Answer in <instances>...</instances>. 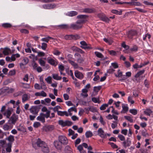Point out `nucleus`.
<instances>
[{
	"instance_id": "f257e3e1",
	"label": "nucleus",
	"mask_w": 153,
	"mask_h": 153,
	"mask_svg": "<svg viewBox=\"0 0 153 153\" xmlns=\"http://www.w3.org/2000/svg\"><path fill=\"white\" fill-rule=\"evenodd\" d=\"M36 144L38 147L41 148L42 151L44 153H48L49 152V149L48 145L40 139H37Z\"/></svg>"
},
{
	"instance_id": "f03ea898",
	"label": "nucleus",
	"mask_w": 153,
	"mask_h": 153,
	"mask_svg": "<svg viewBox=\"0 0 153 153\" xmlns=\"http://www.w3.org/2000/svg\"><path fill=\"white\" fill-rule=\"evenodd\" d=\"M84 21L78 20L75 24L71 25L70 28L74 30H78L81 28L82 26Z\"/></svg>"
},
{
	"instance_id": "7ed1b4c3",
	"label": "nucleus",
	"mask_w": 153,
	"mask_h": 153,
	"mask_svg": "<svg viewBox=\"0 0 153 153\" xmlns=\"http://www.w3.org/2000/svg\"><path fill=\"white\" fill-rule=\"evenodd\" d=\"M18 118L19 117L18 115L15 114H13L9 118V120L8 121V124L13 126L18 120Z\"/></svg>"
},
{
	"instance_id": "20e7f679",
	"label": "nucleus",
	"mask_w": 153,
	"mask_h": 153,
	"mask_svg": "<svg viewBox=\"0 0 153 153\" xmlns=\"http://www.w3.org/2000/svg\"><path fill=\"white\" fill-rule=\"evenodd\" d=\"M49 112L48 111L45 114L42 113H41L37 117V120L41 121L43 123H45V118H48L49 117Z\"/></svg>"
},
{
	"instance_id": "39448f33",
	"label": "nucleus",
	"mask_w": 153,
	"mask_h": 153,
	"mask_svg": "<svg viewBox=\"0 0 153 153\" xmlns=\"http://www.w3.org/2000/svg\"><path fill=\"white\" fill-rule=\"evenodd\" d=\"M72 58V56L70 54L68 55L66 57L68 62L74 67V68H78L79 67L78 64L76 63L71 60Z\"/></svg>"
},
{
	"instance_id": "423d86ee",
	"label": "nucleus",
	"mask_w": 153,
	"mask_h": 153,
	"mask_svg": "<svg viewBox=\"0 0 153 153\" xmlns=\"http://www.w3.org/2000/svg\"><path fill=\"white\" fill-rule=\"evenodd\" d=\"M58 140L62 144L64 145H67L68 143V139L64 136L61 135L58 137Z\"/></svg>"
},
{
	"instance_id": "0eeeda50",
	"label": "nucleus",
	"mask_w": 153,
	"mask_h": 153,
	"mask_svg": "<svg viewBox=\"0 0 153 153\" xmlns=\"http://www.w3.org/2000/svg\"><path fill=\"white\" fill-rule=\"evenodd\" d=\"M80 12L81 13H91L95 12L96 11L94 8H86L80 10Z\"/></svg>"
},
{
	"instance_id": "6e6552de",
	"label": "nucleus",
	"mask_w": 153,
	"mask_h": 153,
	"mask_svg": "<svg viewBox=\"0 0 153 153\" xmlns=\"http://www.w3.org/2000/svg\"><path fill=\"white\" fill-rule=\"evenodd\" d=\"M42 7L45 9H53L55 8L56 5L55 4H43L42 6Z\"/></svg>"
},
{
	"instance_id": "1a4fd4ad",
	"label": "nucleus",
	"mask_w": 153,
	"mask_h": 153,
	"mask_svg": "<svg viewBox=\"0 0 153 153\" xmlns=\"http://www.w3.org/2000/svg\"><path fill=\"white\" fill-rule=\"evenodd\" d=\"M59 125L64 127L66 126H70L71 125L72 122L68 121H64L62 120H59Z\"/></svg>"
},
{
	"instance_id": "9d476101",
	"label": "nucleus",
	"mask_w": 153,
	"mask_h": 153,
	"mask_svg": "<svg viewBox=\"0 0 153 153\" xmlns=\"http://www.w3.org/2000/svg\"><path fill=\"white\" fill-rule=\"evenodd\" d=\"M98 134L102 138H105L106 137V134L105 133L101 128H99L97 131Z\"/></svg>"
},
{
	"instance_id": "9b49d317",
	"label": "nucleus",
	"mask_w": 153,
	"mask_h": 153,
	"mask_svg": "<svg viewBox=\"0 0 153 153\" xmlns=\"http://www.w3.org/2000/svg\"><path fill=\"white\" fill-rule=\"evenodd\" d=\"M30 112L33 114H36L39 110L37 106H32L30 109Z\"/></svg>"
},
{
	"instance_id": "f8f14e48",
	"label": "nucleus",
	"mask_w": 153,
	"mask_h": 153,
	"mask_svg": "<svg viewBox=\"0 0 153 153\" xmlns=\"http://www.w3.org/2000/svg\"><path fill=\"white\" fill-rule=\"evenodd\" d=\"M137 33V31L134 30H131L129 31L128 37L129 39H132L133 36L136 35Z\"/></svg>"
},
{
	"instance_id": "ddd939ff",
	"label": "nucleus",
	"mask_w": 153,
	"mask_h": 153,
	"mask_svg": "<svg viewBox=\"0 0 153 153\" xmlns=\"http://www.w3.org/2000/svg\"><path fill=\"white\" fill-rule=\"evenodd\" d=\"M54 145L57 150H60L62 148V144L56 140L54 142Z\"/></svg>"
},
{
	"instance_id": "4468645a",
	"label": "nucleus",
	"mask_w": 153,
	"mask_h": 153,
	"mask_svg": "<svg viewBox=\"0 0 153 153\" xmlns=\"http://www.w3.org/2000/svg\"><path fill=\"white\" fill-rule=\"evenodd\" d=\"M75 76L78 79H82L83 78V75L82 74L78 71H76L74 72Z\"/></svg>"
},
{
	"instance_id": "2eb2a0df",
	"label": "nucleus",
	"mask_w": 153,
	"mask_h": 153,
	"mask_svg": "<svg viewBox=\"0 0 153 153\" xmlns=\"http://www.w3.org/2000/svg\"><path fill=\"white\" fill-rule=\"evenodd\" d=\"M88 17V16L85 15H79L77 16V19H80L79 20H83L84 21L83 22V23L87 21L86 19Z\"/></svg>"
},
{
	"instance_id": "dca6fc26",
	"label": "nucleus",
	"mask_w": 153,
	"mask_h": 153,
	"mask_svg": "<svg viewBox=\"0 0 153 153\" xmlns=\"http://www.w3.org/2000/svg\"><path fill=\"white\" fill-rule=\"evenodd\" d=\"M131 141L129 138H128L126 141L125 140L123 142V146L125 148H126L127 147L130 146L131 145Z\"/></svg>"
},
{
	"instance_id": "f3484780",
	"label": "nucleus",
	"mask_w": 153,
	"mask_h": 153,
	"mask_svg": "<svg viewBox=\"0 0 153 153\" xmlns=\"http://www.w3.org/2000/svg\"><path fill=\"white\" fill-rule=\"evenodd\" d=\"M48 62L51 65L54 66H56L57 64L56 62L54 59L51 57L48 58Z\"/></svg>"
},
{
	"instance_id": "a211bd4d",
	"label": "nucleus",
	"mask_w": 153,
	"mask_h": 153,
	"mask_svg": "<svg viewBox=\"0 0 153 153\" xmlns=\"http://www.w3.org/2000/svg\"><path fill=\"white\" fill-rule=\"evenodd\" d=\"M13 127V125H8V124H6L3 125V128L5 131H8L12 129Z\"/></svg>"
},
{
	"instance_id": "6ab92c4d",
	"label": "nucleus",
	"mask_w": 153,
	"mask_h": 153,
	"mask_svg": "<svg viewBox=\"0 0 153 153\" xmlns=\"http://www.w3.org/2000/svg\"><path fill=\"white\" fill-rule=\"evenodd\" d=\"M65 153H73V150L69 146H67L65 149Z\"/></svg>"
},
{
	"instance_id": "aec40b11",
	"label": "nucleus",
	"mask_w": 153,
	"mask_h": 153,
	"mask_svg": "<svg viewBox=\"0 0 153 153\" xmlns=\"http://www.w3.org/2000/svg\"><path fill=\"white\" fill-rule=\"evenodd\" d=\"M30 97L27 94H23L22 97V102L23 103L27 101L29 98Z\"/></svg>"
},
{
	"instance_id": "412c9836",
	"label": "nucleus",
	"mask_w": 153,
	"mask_h": 153,
	"mask_svg": "<svg viewBox=\"0 0 153 153\" xmlns=\"http://www.w3.org/2000/svg\"><path fill=\"white\" fill-rule=\"evenodd\" d=\"M11 114V112L9 109L7 110L6 111L4 112L3 113V114L4 116L6 117L7 118H9Z\"/></svg>"
},
{
	"instance_id": "4be33fe9",
	"label": "nucleus",
	"mask_w": 153,
	"mask_h": 153,
	"mask_svg": "<svg viewBox=\"0 0 153 153\" xmlns=\"http://www.w3.org/2000/svg\"><path fill=\"white\" fill-rule=\"evenodd\" d=\"M10 49L8 48H6L4 49L3 53L4 55H7L10 52Z\"/></svg>"
},
{
	"instance_id": "5701e85b",
	"label": "nucleus",
	"mask_w": 153,
	"mask_h": 153,
	"mask_svg": "<svg viewBox=\"0 0 153 153\" xmlns=\"http://www.w3.org/2000/svg\"><path fill=\"white\" fill-rule=\"evenodd\" d=\"M53 78L56 80H60L62 79V77L60 76H59L58 74H52Z\"/></svg>"
},
{
	"instance_id": "b1692460",
	"label": "nucleus",
	"mask_w": 153,
	"mask_h": 153,
	"mask_svg": "<svg viewBox=\"0 0 153 153\" xmlns=\"http://www.w3.org/2000/svg\"><path fill=\"white\" fill-rule=\"evenodd\" d=\"M11 147L12 143H8L7 144V147L6 149V152H10L11 151Z\"/></svg>"
},
{
	"instance_id": "393cba45",
	"label": "nucleus",
	"mask_w": 153,
	"mask_h": 153,
	"mask_svg": "<svg viewBox=\"0 0 153 153\" xmlns=\"http://www.w3.org/2000/svg\"><path fill=\"white\" fill-rule=\"evenodd\" d=\"M152 111L150 109L148 108L146 109L144 111V114L148 116H150L151 113H152Z\"/></svg>"
},
{
	"instance_id": "a878e982",
	"label": "nucleus",
	"mask_w": 153,
	"mask_h": 153,
	"mask_svg": "<svg viewBox=\"0 0 153 153\" xmlns=\"http://www.w3.org/2000/svg\"><path fill=\"white\" fill-rule=\"evenodd\" d=\"M77 149L80 153H86L85 151L83 150V148L81 145H79L77 147Z\"/></svg>"
},
{
	"instance_id": "bb28decb",
	"label": "nucleus",
	"mask_w": 153,
	"mask_h": 153,
	"mask_svg": "<svg viewBox=\"0 0 153 153\" xmlns=\"http://www.w3.org/2000/svg\"><path fill=\"white\" fill-rule=\"evenodd\" d=\"M122 11L121 10H120V11H119L116 10H113L111 11L112 13L119 15H121L122 14Z\"/></svg>"
},
{
	"instance_id": "cd10ccee",
	"label": "nucleus",
	"mask_w": 153,
	"mask_h": 153,
	"mask_svg": "<svg viewBox=\"0 0 153 153\" xmlns=\"http://www.w3.org/2000/svg\"><path fill=\"white\" fill-rule=\"evenodd\" d=\"M51 39H53V38L49 36H48L46 37L42 38L41 39V40L43 42H48L49 40Z\"/></svg>"
},
{
	"instance_id": "c85d7f7f",
	"label": "nucleus",
	"mask_w": 153,
	"mask_h": 153,
	"mask_svg": "<svg viewBox=\"0 0 153 153\" xmlns=\"http://www.w3.org/2000/svg\"><path fill=\"white\" fill-rule=\"evenodd\" d=\"M78 14V13L75 11H71L68 13V16H73Z\"/></svg>"
},
{
	"instance_id": "c756f323",
	"label": "nucleus",
	"mask_w": 153,
	"mask_h": 153,
	"mask_svg": "<svg viewBox=\"0 0 153 153\" xmlns=\"http://www.w3.org/2000/svg\"><path fill=\"white\" fill-rule=\"evenodd\" d=\"M7 139L10 142L9 143H12L14 140V137L12 135H10Z\"/></svg>"
},
{
	"instance_id": "7c9ffc66",
	"label": "nucleus",
	"mask_w": 153,
	"mask_h": 153,
	"mask_svg": "<svg viewBox=\"0 0 153 153\" xmlns=\"http://www.w3.org/2000/svg\"><path fill=\"white\" fill-rule=\"evenodd\" d=\"M86 137L88 138L89 137H91L93 135V134L92 132L90 131H87L85 134Z\"/></svg>"
},
{
	"instance_id": "2f4dec72",
	"label": "nucleus",
	"mask_w": 153,
	"mask_h": 153,
	"mask_svg": "<svg viewBox=\"0 0 153 153\" xmlns=\"http://www.w3.org/2000/svg\"><path fill=\"white\" fill-rule=\"evenodd\" d=\"M40 85L41 89H43L44 90H45L47 89V87L44 82L40 83Z\"/></svg>"
},
{
	"instance_id": "473e14b6",
	"label": "nucleus",
	"mask_w": 153,
	"mask_h": 153,
	"mask_svg": "<svg viewBox=\"0 0 153 153\" xmlns=\"http://www.w3.org/2000/svg\"><path fill=\"white\" fill-rule=\"evenodd\" d=\"M3 91L4 92H6L7 93H12L13 90L12 89H10L9 88H4L3 89Z\"/></svg>"
},
{
	"instance_id": "72a5a7b5",
	"label": "nucleus",
	"mask_w": 153,
	"mask_h": 153,
	"mask_svg": "<svg viewBox=\"0 0 153 153\" xmlns=\"http://www.w3.org/2000/svg\"><path fill=\"white\" fill-rule=\"evenodd\" d=\"M32 65L33 67V69L35 70H36V69L38 67V64L34 61H33L32 63Z\"/></svg>"
},
{
	"instance_id": "f704fd0d",
	"label": "nucleus",
	"mask_w": 153,
	"mask_h": 153,
	"mask_svg": "<svg viewBox=\"0 0 153 153\" xmlns=\"http://www.w3.org/2000/svg\"><path fill=\"white\" fill-rule=\"evenodd\" d=\"M118 122L117 121H113V123L111 124V127L112 128L114 129L117 126Z\"/></svg>"
},
{
	"instance_id": "c9c22d12",
	"label": "nucleus",
	"mask_w": 153,
	"mask_h": 153,
	"mask_svg": "<svg viewBox=\"0 0 153 153\" xmlns=\"http://www.w3.org/2000/svg\"><path fill=\"white\" fill-rule=\"evenodd\" d=\"M94 53L96 56L100 58H102L103 57V56L101 53L97 51L95 52Z\"/></svg>"
},
{
	"instance_id": "e433bc0d",
	"label": "nucleus",
	"mask_w": 153,
	"mask_h": 153,
	"mask_svg": "<svg viewBox=\"0 0 153 153\" xmlns=\"http://www.w3.org/2000/svg\"><path fill=\"white\" fill-rule=\"evenodd\" d=\"M144 70H142L138 72L135 76V77L136 78L139 77L140 75L144 73Z\"/></svg>"
},
{
	"instance_id": "4c0bfd02",
	"label": "nucleus",
	"mask_w": 153,
	"mask_h": 153,
	"mask_svg": "<svg viewBox=\"0 0 153 153\" xmlns=\"http://www.w3.org/2000/svg\"><path fill=\"white\" fill-rule=\"evenodd\" d=\"M124 118L129 121L131 123L133 122V120L132 119V117L131 116H125L124 117Z\"/></svg>"
},
{
	"instance_id": "58836bf2",
	"label": "nucleus",
	"mask_w": 153,
	"mask_h": 153,
	"mask_svg": "<svg viewBox=\"0 0 153 153\" xmlns=\"http://www.w3.org/2000/svg\"><path fill=\"white\" fill-rule=\"evenodd\" d=\"M128 100L129 102H130L131 104H133L134 103V101L132 100V97L131 96H129L128 99Z\"/></svg>"
},
{
	"instance_id": "ea45409f",
	"label": "nucleus",
	"mask_w": 153,
	"mask_h": 153,
	"mask_svg": "<svg viewBox=\"0 0 153 153\" xmlns=\"http://www.w3.org/2000/svg\"><path fill=\"white\" fill-rule=\"evenodd\" d=\"M22 85V87L25 88H30V86L29 84L27 83H24L23 82L21 83Z\"/></svg>"
},
{
	"instance_id": "a19ab883",
	"label": "nucleus",
	"mask_w": 153,
	"mask_h": 153,
	"mask_svg": "<svg viewBox=\"0 0 153 153\" xmlns=\"http://www.w3.org/2000/svg\"><path fill=\"white\" fill-rule=\"evenodd\" d=\"M129 112L134 115H135L137 114V111L136 109H133L129 110Z\"/></svg>"
},
{
	"instance_id": "79ce46f5",
	"label": "nucleus",
	"mask_w": 153,
	"mask_h": 153,
	"mask_svg": "<svg viewBox=\"0 0 153 153\" xmlns=\"http://www.w3.org/2000/svg\"><path fill=\"white\" fill-rule=\"evenodd\" d=\"M52 78L51 76H48L47 78L45 79V80L49 84H51L52 83Z\"/></svg>"
},
{
	"instance_id": "37998d69",
	"label": "nucleus",
	"mask_w": 153,
	"mask_h": 153,
	"mask_svg": "<svg viewBox=\"0 0 153 153\" xmlns=\"http://www.w3.org/2000/svg\"><path fill=\"white\" fill-rule=\"evenodd\" d=\"M122 107L123 110L125 112L127 111L128 110V108L127 106V105L123 104Z\"/></svg>"
},
{
	"instance_id": "c03bdc74",
	"label": "nucleus",
	"mask_w": 153,
	"mask_h": 153,
	"mask_svg": "<svg viewBox=\"0 0 153 153\" xmlns=\"http://www.w3.org/2000/svg\"><path fill=\"white\" fill-rule=\"evenodd\" d=\"M59 69L61 74H62V71L64 70V66L62 65H60L59 66Z\"/></svg>"
},
{
	"instance_id": "a18cd8bd",
	"label": "nucleus",
	"mask_w": 153,
	"mask_h": 153,
	"mask_svg": "<svg viewBox=\"0 0 153 153\" xmlns=\"http://www.w3.org/2000/svg\"><path fill=\"white\" fill-rule=\"evenodd\" d=\"M58 27L62 29H66L68 28V25L66 24H63L59 25Z\"/></svg>"
},
{
	"instance_id": "49530a36",
	"label": "nucleus",
	"mask_w": 153,
	"mask_h": 153,
	"mask_svg": "<svg viewBox=\"0 0 153 153\" xmlns=\"http://www.w3.org/2000/svg\"><path fill=\"white\" fill-rule=\"evenodd\" d=\"M108 106V104H103L100 108V109L101 110H103L105 109Z\"/></svg>"
},
{
	"instance_id": "de8ad7c7",
	"label": "nucleus",
	"mask_w": 153,
	"mask_h": 153,
	"mask_svg": "<svg viewBox=\"0 0 153 153\" xmlns=\"http://www.w3.org/2000/svg\"><path fill=\"white\" fill-rule=\"evenodd\" d=\"M39 62L40 64L42 66H44L45 65V62L41 59L39 60Z\"/></svg>"
},
{
	"instance_id": "09e8293b",
	"label": "nucleus",
	"mask_w": 153,
	"mask_h": 153,
	"mask_svg": "<svg viewBox=\"0 0 153 153\" xmlns=\"http://www.w3.org/2000/svg\"><path fill=\"white\" fill-rule=\"evenodd\" d=\"M102 20L107 23H108L110 21L109 18L105 16H104V17L102 18Z\"/></svg>"
},
{
	"instance_id": "8fccbe9b",
	"label": "nucleus",
	"mask_w": 153,
	"mask_h": 153,
	"mask_svg": "<svg viewBox=\"0 0 153 153\" xmlns=\"http://www.w3.org/2000/svg\"><path fill=\"white\" fill-rule=\"evenodd\" d=\"M61 107L59 105H57L55 107L53 108V110L54 112L57 111V112L58 111H59L58 110L59 109H61Z\"/></svg>"
},
{
	"instance_id": "3c124183",
	"label": "nucleus",
	"mask_w": 153,
	"mask_h": 153,
	"mask_svg": "<svg viewBox=\"0 0 153 153\" xmlns=\"http://www.w3.org/2000/svg\"><path fill=\"white\" fill-rule=\"evenodd\" d=\"M80 36L78 35H72V39L76 40L79 39Z\"/></svg>"
},
{
	"instance_id": "603ef678",
	"label": "nucleus",
	"mask_w": 153,
	"mask_h": 153,
	"mask_svg": "<svg viewBox=\"0 0 153 153\" xmlns=\"http://www.w3.org/2000/svg\"><path fill=\"white\" fill-rule=\"evenodd\" d=\"M41 125L40 123L39 122H35L33 124V126L35 128H37L40 126Z\"/></svg>"
},
{
	"instance_id": "864d4df0",
	"label": "nucleus",
	"mask_w": 153,
	"mask_h": 153,
	"mask_svg": "<svg viewBox=\"0 0 153 153\" xmlns=\"http://www.w3.org/2000/svg\"><path fill=\"white\" fill-rule=\"evenodd\" d=\"M81 47L85 49H91L92 48L90 45L88 46V45L85 46H81Z\"/></svg>"
},
{
	"instance_id": "5fc2aeb1",
	"label": "nucleus",
	"mask_w": 153,
	"mask_h": 153,
	"mask_svg": "<svg viewBox=\"0 0 153 153\" xmlns=\"http://www.w3.org/2000/svg\"><path fill=\"white\" fill-rule=\"evenodd\" d=\"M2 26L3 27L5 28L10 27L12 26L10 24L7 23L4 24Z\"/></svg>"
},
{
	"instance_id": "6e6d98bb",
	"label": "nucleus",
	"mask_w": 153,
	"mask_h": 153,
	"mask_svg": "<svg viewBox=\"0 0 153 153\" xmlns=\"http://www.w3.org/2000/svg\"><path fill=\"white\" fill-rule=\"evenodd\" d=\"M88 109L89 111L92 112H94L96 111V109L92 106H90L89 107H88Z\"/></svg>"
},
{
	"instance_id": "4d7b16f0",
	"label": "nucleus",
	"mask_w": 153,
	"mask_h": 153,
	"mask_svg": "<svg viewBox=\"0 0 153 153\" xmlns=\"http://www.w3.org/2000/svg\"><path fill=\"white\" fill-rule=\"evenodd\" d=\"M28 59L26 57L24 58L22 60L23 63L24 65H25L27 64L28 63Z\"/></svg>"
},
{
	"instance_id": "13d9d810",
	"label": "nucleus",
	"mask_w": 153,
	"mask_h": 153,
	"mask_svg": "<svg viewBox=\"0 0 153 153\" xmlns=\"http://www.w3.org/2000/svg\"><path fill=\"white\" fill-rule=\"evenodd\" d=\"M101 88V86L94 87V90L96 92H98Z\"/></svg>"
},
{
	"instance_id": "bf43d9fd",
	"label": "nucleus",
	"mask_w": 153,
	"mask_h": 153,
	"mask_svg": "<svg viewBox=\"0 0 153 153\" xmlns=\"http://www.w3.org/2000/svg\"><path fill=\"white\" fill-rule=\"evenodd\" d=\"M42 112H46V113H47L48 111L49 112V116L50 115V111L49 110H48L47 108L45 106L43 107L42 109Z\"/></svg>"
},
{
	"instance_id": "052dcab7",
	"label": "nucleus",
	"mask_w": 153,
	"mask_h": 153,
	"mask_svg": "<svg viewBox=\"0 0 153 153\" xmlns=\"http://www.w3.org/2000/svg\"><path fill=\"white\" fill-rule=\"evenodd\" d=\"M66 40H70L72 39V35H66L64 37Z\"/></svg>"
},
{
	"instance_id": "680f3d73",
	"label": "nucleus",
	"mask_w": 153,
	"mask_h": 153,
	"mask_svg": "<svg viewBox=\"0 0 153 153\" xmlns=\"http://www.w3.org/2000/svg\"><path fill=\"white\" fill-rule=\"evenodd\" d=\"M47 46V45L45 43H42V44L41 48L42 49L45 50Z\"/></svg>"
},
{
	"instance_id": "e2e57ef3",
	"label": "nucleus",
	"mask_w": 153,
	"mask_h": 153,
	"mask_svg": "<svg viewBox=\"0 0 153 153\" xmlns=\"http://www.w3.org/2000/svg\"><path fill=\"white\" fill-rule=\"evenodd\" d=\"M108 52H109L110 54L112 56H115L117 54L116 51L113 50H108Z\"/></svg>"
},
{
	"instance_id": "0e129e2a",
	"label": "nucleus",
	"mask_w": 153,
	"mask_h": 153,
	"mask_svg": "<svg viewBox=\"0 0 153 153\" xmlns=\"http://www.w3.org/2000/svg\"><path fill=\"white\" fill-rule=\"evenodd\" d=\"M16 74V71L15 70H13L10 71L9 72V75L10 76H13Z\"/></svg>"
},
{
	"instance_id": "69168bd1",
	"label": "nucleus",
	"mask_w": 153,
	"mask_h": 153,
	"mask_svg": "<svg viewBox=\"0 0 153 153\" xmlns=\"http://www.w3.org/2000/svg\"><path fill=\"white\" fill-rule=\"evenodd\" d=\"M138 48L136 46L134 45L133 46L132 48H131L130 50L131 51H137Z\"/></svg>"
},
{
	"instance_id": "338daca9",
	"label": "nucleus",
	"mask_w": 153,
	"mask_h": 153,
	"mask_svg": "<svg viewBox=\"0 0 153 153\" xmlns=\"http://www.w3.org/2000/svg\"><path fill=\"white\" fill-rule=\"evenodd\" d=\"M0 143L1 145V146L3 147H4V145L6 144V141L4 140H0Z\"/></svg>"
},
{
	"instance_id": "774afa93",
	"label": "nucleus",
	"mask_w": 153,
	"mask_h": 153,
	"mask_svg": "<svg viewBox=\"0 0 153 153\" xmlns=\"http://www.w3.org/2000/svg\"><path fill=\"white\" fill-rule=\"evenodd\" d=\"M118 137L120 139V140L121 141H124L125 140V137L123 135L121 134H120L118 135Z\"/></svg>"
}]
</instances>
